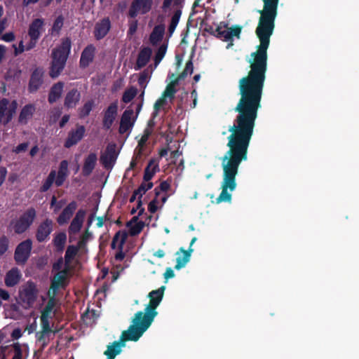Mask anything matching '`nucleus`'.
Returning <instances> with one entry per match:
<instances>
[{"label":"nucleus","instance_id":"1","mask_svg":"<svg viewBox=\"0 0 359 359\" xmlns=\"http://www.w3.org/2000/svg\"><path fill=\"white\" fill-rule=\"evenodd\" d=\"M263 9L259 11L260 17L255 33L259 40L257 50L250 54L248 60L250 71L238 81L241 97L234 108L238 113L233 124L229 130H254L258 110L261 108L262 92L267 71V50L270 37L275 28L279 0H262Z\"/></svg>","mask_w":359,"mask_h":359},{"label":"nucleus","instance_id":"2","mask_svg":"<svg viewBox=\"0 0 359 359\" xmlns=\"http://www.w3.org/2000/svg\"><path fill=\"white\" fill-rule=\"evenodd\" d=\"M71 47V39L66 37L62 39L60 45L53 50L52 61L49 68V75L52 79L57 78L65 69Z\"/></svg>","mask_w":359,"mask_h":359},{"label":"nucleus","instance_id":"3","mask_svg":"<svg viewBox=\"0 0 359 359\" xmlns=\"http://www.w3.org/2000/svg\"><path fill=\"white\" fill-rule=\"evenodd\" d=\"M153 321L142 311H137L133 320V325L122 332L120 337L121 341L124 344L128 341H137L150 327Z\"/></svg>","mask_w":359,"mask_h":359},{"label":"nucleus","instance_id":"4","mask_svg":"<svg viewBox=\"0 0 359 359\" xmlns=\"http://www.w3.org/2000/svg\"><path fill=\"white\" fill-rule=\"evenodd\" d=\"M38 296V290L35 284L27 282L23 285L19 292V303L25 309L31 308Z\"/></svg>","mask_w":359,"mask_h":359},{"label":"nucleus","instance_id":"5","mask_svg":"<svg viewBox=\"0 0 359 359\" xmlns=\"http://www.w3.org/2000/svg\"><path fill=\"white\" fill-rule=\"evenodd\" d=\"M69 163L67 160H62L59 165L57 172L51 170L46 177V190H48L53 184L56 187L62 186L69 175L68 170Z\"/></svg>","mask_w":359,"mask_h":359},{"label":"nucleus","instance_id":"6","mask_svg":"<svg viewBox=\"0 0 359 359\" xmlns=\"http://www.w3.org/2000/svg\"><path fill=\"white\" fill-rule=\"evenodd\" d=\"M165 286L163 285L157 290H152L148 294L149 303L145 308V316L154 320L157 316L156 308L163 299Z\"/></svg>","mask_w":359,"mask_h":359},{"label":"nucleus","instance_id":"7","mask_svg":"<svg viewBox=\"0 0 359 359\" xmlns=\"http://www.w3.org/2000/svg\"><path fill=\"white\" fill-rule=\"evenodd\" d=\"M43 25V22L42 20L40 19H36L32 23L29 30V36L31 39L29 44L25 46L23 44V41H20L18 47L13 46V47L15 48V55H18L19 53H21L25 50H30L33 47H34L36 41L40 35V29H41Z\"/></svg>","mask_w":359,"mask_h":359},{"label":"nucleus","instance_id":"8","mask_svg":"<svg viewBox=\"0 0 359 359\" xmlns=\"http://www.w3.org/2000/svg\"><path fill=\"white\" fill-rule=\"evenodd\" d=\"M242 27L239 25H234L229 30L228 24L225 22H221L216 27V36L217 39L223 40L224 41H231L228 44L227 48L233 45V36L240 37Z\"/></svg>","mask_w":359,"mask_h":359},{"label":"nucleus","instance_id":"9","mask_svg":"<svg viewBox=\"0 0 359 359\" xmlns=\"http://www.w3.org/2000/svg\"><path fill=\"white\" fill-rule=\"evenodd\" d=\"M18 108L15 100L10 102L6 98L0 100V124L6 125L13 118Z\"/></svg>","mask_w":359,"mask_h":359},{"label":"nucleus","instance_id":"10","mask_svg":"<svg viewBox=\"0 0 359 359\" xmlns=\"http://www.w3.org/2000/svg\"><path fill=\"white\" fill-rule=\"evenodd\" d=\"M128 233L126 230L118 231L113 237L111 248L115 250L118 248V252L115 254L114 258L116 261L121 262L125 258L123 252V245L128 238Z\"/></svg>","mask_w":359,"mask_h":359},{"label":"nucleus","instance_id":"11","mask_svg":"<svg viewBox=\"0 0 359 359\" xmlns=\"http://www.w3.org/2000/svg\"><path fill=\"white\" fill-rule=\"evenodd\" d=\"M152 4L153 0H133L128 16L135 18L138 14L145 15L151 11Z\"/></svg>","mask_w":359,"mask_h":359},{"label":"nucleus","instance_id":"12","mask_svg":"<svg viewBox=\"0 0 359 359\" xmlns=\"http://www.w3.org/2000/svg\"><path fill=\"white\" fill-rule=\"evenodd\" d=\"M35 211L34 209H29L25 212L14 224L13 228L16 233H21L25 231L32 223L35 217Z\"/></svg>","mask_w":359,"mask_h":359},{"label":"nucleus","instance_id":"13","mask_svg":"<svg viewBox=\"0 0 359 359\" xmlns=\"http://www.w3.org/2000/svg\"><path fill=\"white\" fill-rule=\"evenodd\" d=\"M118 114V102L111 103L106 109L103 111L102 128L104 130H109Z\"/></svg>","mask_w":359,"mask_h":359},{"label":"nucleus","instance_id":"14","mask_svg":"<svg viewBox=\"0 0 359 359\" xmlns=\"http://www.w3.org/2000/svg\"><path fill=\"white\" fill-rule=\"evenodd\" d=\"M32 250V242L30 240L20 243L15 251V260L18 264H25Z\"/></svg>","mask_w":359,"mask_h":359},{"label":"nucleus","instance_id":"15","mask_svg":"<svg viewBox=\"0 0 359 359\" xmlns=\"http://www.w3.org/2000/svg\"><path fill=\"white\" fill-rule=\"evenodd\" d=\"M111 28V20L109 17H105L95 25L93 35L97 41L104 39Z\"/></svg>","mask_w":359,"mask_h":359},{"label":"nucleus","instance_id":"16","mask_svg":"<svg viewBox=\"0 0 359 359\" xmlns=\"http://www.w3.org/2000/svg\"><path fill=\"white\" fill-rule=\"evenodd\" d=\"M57 294H53L50 292V291L46 292V299L48 298V301L46 303V334L51 332L50 323L48 321L47 318L51 316V314H55L57 311V309L60 308V304L59 300L56 298Z\"/></svg>","mask_w":359,"mask_h":359},{"label":"nucleus","instance_id":"17","mask_svg":"<svg viewBox=\"0 0 359 359\" xmlns=\"http://www.w3.org/2000/svg\"><path fill=\"white\" fill-rule=\"evenodd\" d=\"M134 111L132 109L128 107L123 113L120 126L118 128V133L121 135L126 133L128 130H130L135 122L136 117H133Z\"/></svg>","mask_w":359,"mask_h":359},{"label":"nucleus","instance_id":"18","mask_svg":"<svg viewBox=\"0 0 359 359\" xmlns=\"http://www.w3.org/2000/svg\"><path fill=\"white\" fill-rule=\"evenodd\" d=\"M116 149V144L110 143L107 146L104 153L101 155L100 162L105 168H109L114 164L118 156Z\"/></svg>","mask_w":359,"mask_h":359},{"label":"nucleus","instance_id":"19","mask_svg":"<svg viewBox=\"0 0 359 359\" xmlns=\"http://www.w3.org/2000/svg\"><path fill=\"white\" fill-rule=\"evenodd\" d=\"M86 128L83 126L77 125L75 130H71L69 133L64 146L66 148H70L76 145L84 136Z\"/></svg>","mask_w":359,"mask_h":359},{"label":"nucleus","instance_id":"20","mask_svg":"<svg viewBox=\"0 0 359 359\" xmlns=\"http://www.w3.org/2000/svg\"><path fill=\"white\" fill-rule=\"evenodd\" d=\"M196 240L197 238L196 237H194L191 241L190 245L188 250H184L183 248H180V251L176 253L177 255H179L180 252L183 253L182 257L179 256L176 259L177 263L175 266V269L176 270H180V269L184 267L187 263L189 262L191 253L194 251L192 245L196 242Z\"/></svg>","mask_w":359,"mask_h":359},{"label":"nucleus","instance_id":"21","mask_svg":"<svg viewBox=\"0 0 359 359\" xmlns=\"http://www.w3.org/2000/svg\"><path fill=\"white\" fill-rule=\"evenodd\" d=\"M96 48L93 44H88L82 51L79 66L82 69H85L93 61L95 58Z\"/></svg>","mask_w":359,"mask_h":359},{"label":"nucleus","instance_id":"22","mask_svg":"<svg viewBox=\"0 0 359 359\" xmlns=\"http://www.w3.org/2000/svg\"><path fill=\"white\" fill-rule=\"evenodd\" d=\"M69 283V280L68 278H63L55 273L51 279L50 286L48 291L53 294H57L59 290H65L68 286Z\"/></svg>","mask_w":359,"mask_h":359},{"label":"nucleus","instance_id":"23","mask_svg":"<svg viewBox=\"0 0 359 359\" xmlns=\"http://www.w3.org/2000/svg\"><path fill=\"white\" fill-rule=\"evenodd\" d=\"M86 215V211L85 210L80 209L77 211L69 226V233H76L81 230Z\"/></svg>","mask_w":359,"mask_h":359},{"label":"nucleus","instance_id":"24","mask_svg":"<svg viewBox=\"0 0 359 359\" xmlns=\"http://www.w3.org/2000/svg\"><path fill=\"white\" fill-rule=\"evenodd\" d=\"M77 208V203L74 201L70 202L62 211L57 217V222L62 225L66 224L72 217Z\"/></svg>","mask_w":359,"mask_h":359},{"label":"nucleus","instance_id":"25","mask_svg":"<svg viewBox=\"0 0 359 359\" xmlns=\"http://www.w3.org/2000/svg\"><path fill=\"white\" fill-rule=\"evenodd\" d=\"M152 50L149 47H144L140 50L137 55L136 64L135 65V69L139 70L141 68L145 67L149 62Z\"/></svg>","mask_w":359,"mask_h":359},{"label":"nucleus","instance_id":"26","mask_svg":"<svg viewBox=\"0 0 359 359\" xmlns=\"http://www.w3.org/2000/svg\"><path fill=\"white\" fill-rule=\"evenodd\" d=\"M97 157L95 153L89 154L84 159L82 168V174L85 177L89 176L95 168Z\"/></svg>","mask_w":359,"mask_h":359},{"label":"nucleus","instance_id":"27","mask_svg":"<svg viewBox=\"0 0 359 359\" xmlns=\"http://www.w3.org/2000/svg\"><path fill=\"white\" fill-rule=\"evenodd\" d=\"M80 99V92L77 89L73 88L68 91L66 94L64 101V105L65 107L68 109L74 108L79 103Z\"/></svg>","mask_w":359,"mask_h":359},{"label":"nucleus","instance_id":"28","mask_svg":"<svg viewBox=\"0 0 359 359\" xmlns=\"http://www.w3.org/2000/svg\"><path fill=\"white\" fill-rule=\"evenodd\" d=\"M159 161L156 158H151L149 161L144 172L143 180L144 182L150 181L154 175L159 171Z\"/></svg>","mask_w":359,"mask_h":359},{"label":"nucleus","instance_id":"29","mask_svg":"<svg viewBox=\"0 0 359 359\" xmlns=\"http://www.w3.org/2000/svg\"><path fill=\"white\" fill-rule=\"evenodd\" d=\"M22 278V273L20 271L16 268H12L9 270L5 276V285L7 287H13L16 285Z\"/></svg>","mask_w":359,"mask_h":359},{"label":"nucleus","instance_id":"30","mask_svg":"<svg viewBox=\"0 0 359 359\" xmlns=\"http://www.w3.org/2000/svg\"><path fill=\"white\" fill-rule=\"evenodd\" d=\"M66 241L67 235L65 232L55 233L52 241L54 251L57 253H62L65 249Z\"/></svg>","mask_w":359,"mask_h":359},{"label":"nucleus","instance_id":"31","mask_svg":"<svg viewBox=\"0 0 359 359\" xmlns=\"http://www.w3.org/2000/svg\"><path fill=\"white\" fill-rule=\"evenodd\" d=\"M124 346L125 344L121 340L115 341L112 344L107 346V350L104 352L107 359H114L121 352V347Z\"/></svg>","mask_w":359,"mask_h":359},{"label":"nucleus","instance_id":"32","mask_svg":"<svg viewBox=\"0 0 359 359\" xmlns=\"http://www.w3.org/2000/svg\"><path fill=\"white\" fill-rule=\"evenodd\" d=\"M165 33V26L164 25H156L150 36L149 41L150 43L153 45H157L159 42H161L163 38V35Z\"/></svg>","mask_w":359,"mask_h":359},{"label":"nucleus","instance_id":"33","mask_svg":"<svg viewBox=\"0 0 359 359\" xmlns=\"http://www.w3.org/2000/svg\"><path fill=\"white\" fill-rule=\"evenodd\" d=\"M64 86L65 83L62 81H58L52 86L48 95V102L50 103L56 102L61 97Z\"/></svg>","mask_w":359,"mask_h":359},{"label":"nucleus","instance_id":"34","mask_svg":"<svg viewBox=\"0 0 359 359\" xmlns=\"http://www.w3.org/2000/svg\"><path fill=\"white\" fill-rule=\"evenodd\" d=\"M169 78L171 79L172 81L168 84L162 95L166 98L170 97V99H173L177 92L175 86L179 83L180 81L175 78V74L173 73L169 74Z\"/></svg>","mask_w":359,"mask_h":359},{"label":"nucleus","instance_id":"35","mask_svg":"<svg viewBox=\"0 0 359 359\" xmlns=\"http://www.w3.org/2000/svg\"><path fill=\"white\" fill-rule=\"evenodd\" d=\"M65 17L62 14L58 15L54 20L51 28L49 29V34L52 36H59L60 31L64 25Z\"/></svg>","mask_w":359,"mask_h":359},{"label":"nucleus","instance_id":"36","mask_svg":"<svg viewBox=\"0 0 359 359\" xmlns=\"http://www.w3.org/2000/svg\"><path fill=\"white\" fill-rule=\"evenodd\" d=\"M94 107L95 101L93 100H89L86 102L83 107H80L78 110L79 118H84L88 116Z\"/></svg>","mask_w":359,"mask_h":359},{"label":"nucleus","instance_id":"37","mask_svg":"<svg viewBox=\"0 0 359 359\" xmlns=\"http://www.w3.org/2000/svg\"><path fill=\"white\" fill-rule=\"evenodd\" d=\"M181 15H182V9L180 8H177L175 11L174 14L171 18V20H170V25L168 27V33L170 35H172V33L175 32V30L179 23Z\"/></svg>","mask_w":359,"mask_h":359},{"label":"nucleus","instance_id":"38","mask_svg":"<svg viewBox=\"0 0 359 359\" xmlns=\"http://www.w3.org/2000/svg\"><path fill=\"white\" fill-rule=\"evenodd\" d=\"M79 252V248L76 245H70L67 247L65 255V262L66 265H70L72 260Z\"/></svg>","mask_w":359,"mask_h":359},{"label":"nucleus","instance_id":"39","mask_svg":"<svg viewBox=\"0 0 359 359\" xmlns=\"http://www.w3.org/2000/svg\"><path fill=\"white\" fill-rule=\"evenodd\" d=\"M34 110V106L31 104L25 106L20 112L19 121L20 123H26L32 117Z\"/></svg>","mask_w":359,"mask_h":359},{"label":"nucleus","instance_id":"40","mask_svg":"<svg viewBox=\"0 0 359 359\" xmlns=\"http://www.w3.org/2000/svg\"><path fill=\"white\" fill-rule=\"evenodd\" d=\"M167 50V45L162 44L158 48L154 56V66L156 67L164 57Z\"/></svg>","mask_w":359,"mask_h":359},{"label":"nucleus","instance_id":"41","mask_svg":"<svg viewBox=\"0 0 359 359\" xmlns=\"http://www.w3.org/2000/svg\"><path fill=\"white\" fill-rule=\"evenodd\" d=\"M137 90L135 88L131 87L126 90L122 96V101L124 103H129L137 95Z\"/></svg>","mask_w":359,"mask_h":359},{"label":"nucleus","instance_id":"42","mask_svg":"<svg viewBox=\"0 0 359 359\" xmlns=\"http://www.w3.org/2000/svg\"><path fill=\"white\" fill-rule=\"evenodd\" d=\"M151 76V73L148 69L143 70L140 74L138 79V84L141 88H144L145 90L147 87V84L149 82V80Z\"/></svg>","mask_w":359,"mask_h":359},{"label":"nucleus","instance_id":"43","mask_svg":"<svg viewBox=\"0 0 359 359\" xmlns=\"http://www.w3.org/2000/svg\"><path fill=\"white\" fill-rule=\"evenodd\" d=\"M194 70V65L191 60L187 62L186 66L183 72L177 76H175L180 81L184 80L188 74H191Z\"/></svg>","mask_w":359,"mask_h":359},{"label":"nucleus","instance_id":"44","mask_svg":"<svg viewBox=\"0 0 359 359\" xmlns=\"http://www.w3.org/2000/svg\"><path fill=\"white\" fill-rule=\"evenodd\" d=\"M41 84V80L39 74L35 72L32 74L30 82H29V90L30 91H34L38 89L39 86Z\"/></svg>","mask_w":359,"mask_h":359},{"label":"nucleus","instance_id":"45","mask_svg":"<svg viewBox=\"0 0 359 359\" xmlns=\"http://www.w3.org/2000/svg\"><path fill=\"white\" fill-rule=\"evenodd\" d=\"M145 224L142 221H139L136 222L135 224H131L130 226H128L129 228V233L132 236H137L141 233L142 231Z\"/></svg>","mask_w":359,"mask_h":359},{"label":"nucleus","instance_id":"46","mask_svg":"<svg viewBox=\"0 0 359 359\" xmlns=\"http://www.w3.org/2000/svg\"><path fill=\"white\" fill-rule=\"evenodd\" d=\"M167 104L166 97H163L162 95L160 98H158L154 105V111L152 113V117L155 118L160 110L161 107H163L164 105Z\"/></svg>","mask_w":359,"mask_h":359},{"label":"nucleus","instance_id":"47","mask_svg":"<svg viewBox=\"0 0 359 359\" xmlns=\"http://www.w3.org/2000/svg\"><path fill=\"white\" fill-rule=\"evenodd\" d=\"M147 189L145 186V182L144 181L140 187L135 190V194H138V201H137V208H140L142 205V196L147 191Z\"/></svg>","mask_w":359,"mask_h":359},{"label":"nucleus","instance_id":"48","mask_svg":"<svg viewBox=\"0 0 359 359\" xmlns=\"http://www.w3.org/2000/svg\"><path fill=\"white\" fill-rule=\"evenodd\" d=\"M170 187V184L168 181H163L161 182L158 187H156L154 189V193L156 197H158L160 195L161 191H167L169 190Z\"/></svg>","mask_w":359,"mask_h":359},{"label":"nucleus","instance_id":"49","mask_svg":"<svg viewBox=\"0 0 359 359\" xmlns=\"http://www.w3.org/2000/svg\"><path fill=\"white\" fill-rule=\"evenodd\" d=\"M148 140H149V138L146 137V136L142 135L141 137L140 140L138 142V144H137V147H140V149L138 150L136 158L141 157V156L142 154V151H143V148Z\"/></svg>","mask_w":359,"mask_h":359},{"label":"nucleus","instance_id":"50","mask_svg":"<svg viewBox=\"0 0 359 359\" xmlns=\"http://www.w3.org/2000/svg\"><path fill=\"white\" fill-rule=\"evenodd\" d=\"M8 247V240L6 237L3 236L0 238V255L4 254Z\"/></svg>","mask_w":359,"mask_h":359},{"label":"nucleus","instance_id":"51","mask_svg":"<svg viewBox=\"0 0 359 359\" xmlns=\"http://www.w3.org/2000/svg\"><path fill=\"white\" fill-rule=\"evenodd\" d=\"M14 348V355L12 359H22V353L20 348V345L16 343L13 345Z\"/></svg>","mask_w":359,"mask_h":359},{"label":"nucleus","instance_id":"52","mask_svg":"<svg viewBox=\"0 0 359 359\" xmlns=\"http://www.w3.org/2000/svg\"><path fill=\"white\" fill-rule=\"evenodd\" d=\"M65 265V258L60 257L53 264V271H58L62 269V266Z\"/></svg>","mask_w":359,"mask_h":359},{"label":"nucleus","instance_id":"53","mask_svg":"<svg viewBox=\"0 0 359 359\" xmlns=\"http://www.w3.org/2000/svg\"><path fill=\"white\" fill-rule=\"evenodd\" d=\"M157 198L158 197L155 196V198L148 205V210L151 213H155L157 211V210H158V207H157V203H158Z\"/></svg>","mask_w":359,"mask_h":359},{"label":"nucleus","instance_id":"54","mask_svg":"<svg viewBox=\"0 0 359 359\" xmlns=\"http://www.w3.org/2000/svg\"><path fill=\"white\" fill-rule=\"evenodd\" d=\"M70 271V265H66L65 263V267L63 269H60V271H57L56 274L58 276H61L63 278H68V275Z\"/></svg>","mask_w":359,"mask_h":359},{"label":"nucleus","instance_id":"55","mask_svg":"<svg viewBox=\"0 0 359 359\" xmlns=\"http://www.w3.org/2000/svg\"><path fill=\"white\" fill-rule=\"evenodd\" d=\"M36 238L39 242H42L45 240V229L42 225L38 229Z\"/></svg>","mask_w":359,"mask_h":359},{"label":"nucleus","instance_id":"56","mask_svg":"<svg viewBox=\"0 0 359 359\" xmlns=\"http://www.w3.org/2000/svg\"><path fill=\"white\" fill-rule=\"evenodd\" d=\"M28 148L27 143H22L17 146L15 149H13V152L16 154H19L23 151H25Z\"/></svg>","mask_w":359,"mask_h":359},{"label":"nucleus","instance_id":"57","mask_svg":"<svg viewBox=\"0 0 359 359\" xmlns=\"http://www.w3.org/2000/svg\"><path fill=\"white\" fill-rule=\"evenodd\" d=\"M137 29V20L133 21L132 23L130 24L129 29L128 31V34L133 35L134 34Z\"/></svg>","mask_w":359,"mask_h":359},{"label":"nucleus","instance_id":"58","mask_svg":"<svg viewBox=\"0 0 359 359\" xmlns=\"http://www.w3.org/2000/svg\"><path fill=\"white\" fill-rule=\"evenodd\" d=\"M40 320H41V324L42 330L41 332V334H40L39 338H42V337L43 335V332H45V310H42L41 311Z\"/></svg>","mask_w":359,"mask_h":359},{"label":"nucleus","instance_id":"59","mask_svg":"<svg viewBox=\"0 0 359 359\" xmlns=\"http://www.w3.org/2000/svg\"><path fill=\"white\" fill-rule=\"evenodd\" d=\"M204 31L215 36L217 34L216 28L215 29L212 25L208 24L205 25Z\"/></svg>","mask_w":359,"mask_h":359},{"label":"nucleus","instance_id":"60","mask_svg":"<svg viewBox=\"0 0 359 359\" xmlns=\"http://www.w3.org/2000/svg\"><path fill=\"white\" fill-rule=\"evenodd\" d=\"M108 219V214H106L104 216L97 217V226L101 228L104 225V222L107 221Z\"/></svg>","mask_w":359,"mask_h":359},{"label":"nucleus","instance_id":"61","mask_svg":"<svg viewBox=\"0 0 359 359\" xmlns=\"http://www.w3.org/2000/svg\"><path fill=\"white\" fill-rule=\"evenodd\" d=\"M7 175V170L4 167H0V187L4 183Z\"/></svg>","mask_w":359,"mask_h":359},{"label":"nucleus","instance_id":"62","mask_svg":"<svg viewBox=\"0 0 359 359\" xmlns=\"http://www.w3.org/2000/svg\"><path fill=\"white\" fill-rule=\"evenodd\" d=\"M15 39V36L13 32H8L4 34L1 36V39L6 42H10L13 41Z\"/></svg>","mask_w":359,"mask_h":359},{"label":"nucleus","instance_id":"63","mask_svg":"<svg viewBox=\"0 0 359 359\" xmlns=\"http://www.w3.org/2000/svg\"><path fill=\"white\" fill-rule=\"evenodd\" d=\"M69 118H70V116L69 114H65L62 117V118L59 123V126L60 128H62L65 127L66 123L69 121Z\"/></svg>","mask_w":359,"mask_h":359},{"label":"nucleus","instance_id":"64","mask_svg":"<svg viewBox=\"0 0 359 359\" xmlns=\"http://www.w3.org/2000/svg\"><path fill=\"white\" fill-rule=\"evenodd\" d=\"M172 1L173 0H163V5L161 6L163 12H167V11L170 8Z\"/></svg>","mask_w":359,"mask_h":359}]
</instances>
